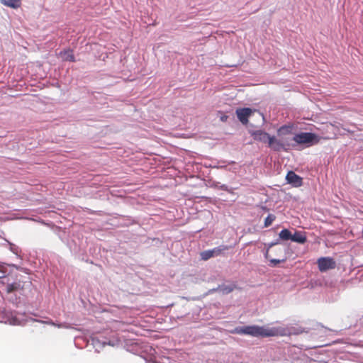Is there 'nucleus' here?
Listing matches in <instances>:
<instances>
[{"label":"nucleus","mask_w":363,"mask_h":363,"mask_svg":"<svg viewBox=\"0 0 363 363\" xmlns=\"http://www.w3.org/2000/svg\"><path fill=\"white\" fill-rule=\"evenodd\" d=\"M251 135L254 140L260 141L264 143H268L270 138V135L263 130H255L252 132Z\"/></svg>","instance_id":"10"},{"label":"nucleus","mask_w":363,"mask_h":363,"mask_svg":"<svg viewBox=\"0 0 363 363\" xmlns=\"http://www.w3.org/2000/svg\"><path fill=\"white\" fill-rule=\"evenodd\" d=\"M235 289H241V288L238 287L237 284L235 282H230L229 284H222L219 285L217 288L213 289V291H219L222 294H228L233 292Z\"/></svg>","instance_id":"6"},{"label":"nucleus","mask_w":363,"mask_h":363,"mask_svg":"<svg viewBox=\"0 0 363 363\" xmlns=\"http://www.w3.org/2000/svg\"><path fill=\"white\" fill-rule=\"evenodd\" d=\"M4 272H1L0 271V278L3 277H4Z\"/></svg>","instance_id":"21"},{"label":"nucleus","mask_w":363,"mask_h":363,"mask_svg":"<svg viewBox=\"0 0 363 363\" xmlns=\"http://www.w3.org/2000/svg\"><path fill=\"white\" fill-rule=\"evenodd\" d=\"M230 247L228 245H220L218 247H214L212 250L201 252L200 255L203 260H208L211 257L223 255L224 252L228 250Z\"/></svg>","instance_id":"4"},{"label":"nucleus","mask_w":363,"mask_h":363,"mask_svg":"<svg viewBox=\"0 0 363 363\" xmlns=\"http://www.w3.org/2000/svg\"><path fill=\"white\" fill-rule=\"evenodd\" d=\"M227 118H228V116H224L221 117V120H222L223 121H225L227 120Z\"/></svg>","instance_id":"20"},{"label":"nucleus","mask_w":363,"mask_h":363,"mask_svg":"<svg viewBox=\"0 0 363 363\" xmlns=\"http://www.w3.org/2000/svg\"><path fill=\"white\" fill-rule=\"evenodd\" d=\"M230 333L238 335H247L255 337H269L275 336H291L292 335H296L307 333V331L300 327L277 326L269 328L254 325L237 327Z\"/></svg>","instance_id":"1"},{"label":"nucleus","mask_w":363,"mask_h":363,"mask_svg":"<svg viewBox=\"0 0 363 363\" xmlns=\"http://www.w3.org/2000/svg\"><path fill=\"white\" fill-rule=\"evenodd\" d=\"M318 267L320 272H325L330 269H334L337 264L335 260L330 257H321L317 260Z\"/></svg>","instance_id":"3"},{"label":"nucleus","mask_w":363,"mask_h":363,"mask_svg":"<svg viewBox=\"0 0 363 363\" xmlns=\"http://www.w3.org/2000/svg\"><path fill=\"white\" fill-rule=\"evenodd\" d=\"M4 6L12 9H18L21 5V0H0Z\"/></svg>","instance_id":"13"},{"label":"nucleus","mask_w":363,"mask_h":363,"mask_svg":"<svg viewBox=\"0 0 363 363\" xmlns=\"http://www.w3.org/2000/svg\"><path fill=\"white\" fill-rule=\"evenodd\" d=\"M279 237L282 240H291L292 234L289 230L284 228L280 231L279 233Z\"/></svg>","instance_id":"16"},{"label":"nucleus","mask_w":363,"mask_h":363,"mask_svg":"<svg viewBox=\"0 0 363 363\" xmlns=\"http://www.w3.org/2000/svg\"><path fill=\"white\" fill-rule=\"evenodd\" d=\"M277 244V242L269 243L268 245L267 251L264 254L265 258L269 259V266L273 267L277 266L280 263H283L286 261V257H284L282 259H269V249Z\"/></svg>","instance_id":"9"},{"label":"nucleus","mask_w":363,"mask_h":363,"mask_svg":"<svg viewBox=\"0 0 363 363\" xmlns=\"http://www.w3.org/2000/svg\"><path fill=\"white\" fill-rule=\"evenodd\" d=\"M22 288L20 282H14L12 284H8L6 286V291L8 294L16 291Z\"/></svg>","instance_id":"15"},{"label":"nucleus","mask_w":363,"mask_h":363,"mask_svg":"<svg viewBox=\"0 0 363 363\" xmlns=\"http://www.w3.org/2000/svg\"><path fill=\"white\" fill-rule=\"evenodd\" d=\"M253 111L250 108H242L236 110V115L239 121L244 125L248 123V118L251 116Z\"/></svg>","instance_id":"7"},{"label":"nucleus","mask_w":363,"mask_h":363,"mask_svg":"<svg viewBox=\"0 0 363 363\" xmlns=\"http://www.w3.org/2000/svg\"><path fill=\"white\" fill-rule=\"evenodd\" d=\"M45 323H48V324L55 325L54 323H52V322H48V321H46Z\"/></svg>","instance_id":"22"},{"label":"nucleus","mask_w":363,"mask_h":363,"mask_svg":"<svg viewBox=\"0 0 363 363\" xmlns=\"http://www.w3.org/2000/svg\"><path fill=\"white\" fill-rule=\"evenodd\" d=\"M291 240L298 243L303 244L307 241V238L304 232L296 231L295 233L292 235Z\"/></svg>","instance_id":"12"},{"label":"nucleus","mask_w":363,"mask_h":363,"mask_svg":"<svg viewBox=\"0 0 363 363\" xmlns=\"http://www.w3.org/2000/svg\"><path fill=\"white\" fill-rule=\"evenodd\" d=\"M267 144L268 146L275 152H288L289 146L291 145L288 143H282L281 139H277L275 136L271 135Z\"/></svg>","instance_id":"5"},{"label":"nucleus","mask_w":363,"mask_h":363,"mask_svg":"<svg viewBox=\"0 0 363 363\" xmlns=\"http://www.w3.org/2000/svg\"><path fill=\"white\" fill-rule=\"evenodd\" d=\"M274 255L278 256L279 254L282 252V249L281 247L276 248L274 250Z\"/></svg>","instance_id":"19"},{"label":"nucleus","mask_w":363,"mask_h":363,"mask_svg":"<svg viewBox=\"0 0 363 363\" xmlns=\"http://www.w3.org/2000/svg\"><path fill=\"white\" fill-rule=\"evenodd\" d=\"M293 129H294V125H282L277 130V135L279 138H282V136H286L287 135H291Z\"/></svg>","instance_id":"11"},{"label":"nucleus","mask_w":363,"mask_h":363,"mask_svg":"<svg viewBox=\"0 0 363 363\" xmlns=\"http://www.w3.org/2000/svg\"><path fill=\"white\" fill-rule=\"evenodd\" d=\"M292 140L295 142L296 147L303 144H316L320 141L319 137L313 133H301L296 134Z\"/></svg>","instance_id":"2"},{"label":"nucleus","mask_w":363,"mask_h":363,"mask_svg":"<svg viewBox=\"0 0 363 363\" xmlns=\"http://www.w3.org/2000/svg\"><path fill=\"white\" fill-rule=\"evenodd\" d=\"M276 216L273 214H269L268 216L264 220V227L267 228L270 226L273 221L275 220Z\"/></svg>","instance_id":"18"},{"label":"nucleus","mask_w":363,"mask_h":363,"mask_svg":"<svg viewBox=\"0 0 363 363\" xmlns=\"http://www.w3.org/2000/svg\"><path fill=\"white\" fill-rule=\"evenodd\" d=\"M286 179L289 184H292L295 187H299L303 184L302 178L293 171H289L287 173Z\"/></svg>","instance_id":"8"},{"label":"nucleus","mask_w":363,"mask_h":363,"mask_svg":"<svg viewBox=\"0 0 363 363\" xmlns=\"http://www.w3.org/2000/svg\"><path fill=\"white\" fill-rule=\"evenodd\" d=\"M280 139L282 143H288L289 145H291V146H289V150L296 148V143L292 140V138H285V136H282V138H280Z\"/></svg>","instance_id":"17"},{"label":"nucleus","mask_w":363,"mask_h":363,"mask_svg":"<svg viewBox=\"0 0 363 363\" xmlns=\"http://www.w3.org/2000/svg\"><path fill=\"white\" fill-rule=\"evenodd\" d=\"M60 55L62 58L63 60L65 61H69V62H74V56L73 55V52L71 50H64L62 52H60Z\"/></svg>","instance_id":"14"}]
</instances>
